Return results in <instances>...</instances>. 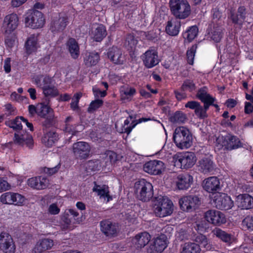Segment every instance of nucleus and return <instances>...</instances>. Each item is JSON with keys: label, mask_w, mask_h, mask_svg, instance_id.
Wrapping results in <instances>:
<instances>
[{"label": "nucleus", "mask_w": 253, "mask_h": 253, "mask_svg": "<svg viewBox=\"0 0 253 253\" xmlns=\"http://www.w3.org/2000/svg\"><path fill=\"white\" fill-rule=\"evenodd\" d=\"M173 203L167 197L158 196L154 201V212L157 216L165 217L172 213Z\"/></svg>", "instance_id": "nucleus-1"}, {"label": "nucleus", "mask_w": 253, "mask_h": 253, "mask_svg": "<svg viewBox=\"0 0 253 253\" xmlns=\"http://www.w3.org/2000/svg\"><path fill=\"white\" fill-rule=\"evenodd\" d=\"M134 188L137 198L142 201H149L153 196L152 184L144 179L135 182Z\"/></svg>", "instance_id": "nucleus-2"}, {"label": "nucleus", "mask_w": 253, "mask_h": 253, "mask_svg": "<svg viewBox=\"0 0 253 253\" xmlns=\"http://www.w3.org/2000/svg\"><path fill=\"white\" fill-rule=\"evenodd\" d=\"M62 220L64 223L63 228L72 229L74 224H80L83 220V216L73 209L66 210L62 217Z\"/></svg>", "instance_id": "nucleus-3"}, {"label": "nucleus", "mask_w": 253, "mask_h": 253, "mask_svg": "<svg viewBox=\"0 0 253 253\" xmlns=\"http://www.w3.org/2000/svg\"><path fill=\"white\" fill-rule=\"evenodd\" d=\"M216 142L219 148H224L227 150H232L243 146L239 139L235 136H219Z\"/></svg>", "instance_id": "nucleus-4"}, {"label": "nucleus", "mask_w": 253, "mask_h": 253, "mask_svg": "<svg viewBox=\"0 0 253 253\" xmlns=\"http://www.w3.org/2000/svg\"><path fill=\"white\" fill-rule=\"evenodd\" d=\"M179 205L181 210L190 212L197 209L201 205L199 198L195 195L183 196L179 200Z\"/></svg>", "instance_id": "nucleus-5"}, {"label": "nucleus", "mask_w": 253, "mask_h": 253, "mask_svg": "<svg viewBox=\"0 0 253 253\" xmlns=\"http://www.w3.org/2000/svg\"><path fill=\"white\" fill-rule=\"evenodd\" d=\"M26 25L33 29L42 27L45 22L42 13L38 10H33L27 13L25 18Z\"/></svg>", "instance_id": "nucleus-6"}, {"label": "nucleus", "mask_w": 253, "mask_h": 253, "mask_svg": "<svg viewBox=\"0 0 253 253\" xmlns=\"http://www.w3.org/2000/svg\"><path fill=\"white\" fill-rule=\"evenodd\" d=\"M211 204L216 209L221 210H227L231 209L233 201L231 198L224 193H217L214 194Z\"/></svg>", "instance_id": "nucleus-7"}, {"label": "nucleus", "mask_w": 253, "mask_h": 253, "mask_svg": "<svg viewBox=\"0 0 253 253\" xmlns=\"http://www.w3.org/2000/svg\"><path fill=\"white\" fill-rule=\"evenodd\" d=\"M196 160L195 155L193 152L178 153L176 154L175 166L176 165L181 168L188 169L194 166Z\"/></svg>", "instance_id": "nucleus-8"}, {"label": "nucleus", "mask_w": 253, "mask_h": 253, "mask_svg": "<svg viewBox=\"0 0 253 253\" xmlns=\"http://www.w3.org/2000/svg\"><path fill=\"white\" fill-rule=\"evenodd\" d=\"M91 150L90 145L84 141H79L72 145V152L76 159L85 160L89 157Z\"/></svg>", "instance_id": "nucleus-9"}, {"label": "nucleus", "mask_w": 253, "mask_h": 253, "mask_svg": "<svg viewBox=\"0 0 253 253\" xmlns=\"http://www.w3.org/2000/svg\"><path fill=\"white\" fill-rule=\"evenodd\" d=\"M38 115L45 118L42 122L45 127H49L53 124L54 120L53 111L47 104L41 103L38 105Z\"/></svg>", "instance_id": "nucleus-10"}, {"label": "nucleus", "mask_w": 253, "mask_h": 253, "mask_svg": "<svg viewBox=\"0 0 253 253\" xmlns=\"http://www.w3.org/2000/svg\"><path fill=\"white\" fill-rule=\"evenodd\" d=\"M204 217L206 221L214 225L220 226L226 222L224 214L221 211L215 210H210L205 213Z\"/></svg>", "instance_id": "nucleus-11"}, {"label": "nucleus", "mask_w": 253, "mask_h": 253, "mask_svg": "<svg viewBox=\"0 0 253 253\" xmlns=\"http://www.w3.org/2000/svg\"><path fill=\"white\" fill-rule=\"evenodd\" d=\"M167 246V237L165 235H162L151 241L147 248V253H161L165 249Z\"/></svg>", "instance_id": "nucleus-12"}, {"label": "nucleus", "mask_w": 253, "mask_h": 253, "mask_svg": "<svg viewBox=\"0 0 253 253\" xmlns=\"http://www.w3.org/2000/svg\"><path fill=\"white\" fill-rule=\"evenodd\" d=\"M191 13V7L187 0H175V17L185 19Z\"/></svg>", "instance_id": "nucleus-13"}, {"label": "nucleus", "mask_w": 253, "mask_h": 253, "mask_svg": "<svg viewBox=\"0 0 253 253\" xmlns=\"http://www.w3.org/2000/svg\"><path fill=\"white\" fill-rule=\"evenodd\" d=\"M141 58L143 64L147 68H151L157 65L159 62L158 52L153 47H150L147 50L141 55Z\"/></svg>", "instance_id": "nucleus-14"}, {"label": "nucleus", "mask_w": 253, "mask_h": 253, "mask_svg": "<svg viewBox=\"0 0 253 253\" xmlns=\"http://www.w3.org/2000/svg\"><path fill=\"white\" fill-rule=\"evenodd\" d=\"M0 250L3 253H14L15 245L11 236L7 233L0 234Z\"/></svg>", "instance_id": "nucleus-15"}, {"label": "nucleus", "mask_w": 253, "mask_h": 253, "mask_svg": "<svg viewBox=\"0 0 253 253\" xmlns=\"http://www.w3.org/2000/svg\"><path fill=\"white\" fill-rule=\"evenodd\" d=\"M0 200L4 204L21 206L25 202V198L19 193L6 192L1 195Z\"/></svg>", "instance_id": "nucleus-16"}, {"label": "nucleus", "mask_w": 253, "mask_h": 253, "mask_svg": "<svg viewBox=\"0 0 253 253\" xmlns=\"http://www.w3.org/2000/svg\"><path fill=\"white\" fill-rule=\"evenodd\" d=\"M211 105L204 104L202 106L200 103L196 101H188L185 104V107L194 110L196 116L200 119H204L208 117L207 113Z\"/></svg>", "instance_id": "nucleus-17"}, {"label": "nucleus", "mask_w": 253, "mask_h": 253, "mask_svg": "<svg viewBox=\"0 0 253 253\" xmlns=\"http://www.w3.org/2000/svg\"><path fill=\"white\" fill-rule=\"evenodd\" d=\"M68 23L67 16L60 14L58 17H54L52 20L50 30L54 34L61 33L65 29Z\"/></svg>", "instance_id": "nucleus-18"}, {"label": "nucleus", "mask_w": 253, "mask_h": 253, "mask_svg": "<svg viewBox=\"0 0 253 253\" xmlns=\"http://www.w3.org/2000/svg\"><path fill=\"white\" fill-rule=\"evenodd\" d=\"M13 143L22 146L26 145L30 149H32L33 146L32 136L24 130L17 131L14 133Z\"/></svg>", "instance_id": "nucleus-19"}, {"label": "nucleus", "mask_w": 253, "mask_h": 253, "mask_svg": "<svg viewBox=\"0 0 253 253\" xmlns=\"http://www.w3.org/2000/svg\"><path fill=\"white\" fill-rule=\"evenodd\" d=\"M101 232L106 236L112 237L117 235L118 226L109 219H105L100 222Z\"/></svg>", "instance_id": "nucleus-20"}, {"label": "nucleus", "mask_w": 253, "mask_h": 253, "mask_svg": "<svg viewBox=\"0 0 253 253\" xmlns=\"http://www.w3.org/2000/svg\"><path fill=\"white\" fill-rule=\"evenodd\" d=\"M164 169V163L158 160L150 161L143 166L144 170L151 174L158 175L161 173Z\"/></svg>", "instance_id": "nucleus-21"}, {"label": "nucleus", "mask_w": 253, "mask_h": 253, "mask_svg": "<svg viewBox=\"0 0 253 253\" xmlns=\"http://www.w3.org/2000/svg\"><path fill=\"white\" fill-rule=\"evenodd\" d=\"M107 55L109 59L115 64H123L125 60L122 50L116 46L109 48Z\"/></svg>", "instance_id": "nucleus-22"}, {"label": "nucleus", "mask_w": 253, "mask_h": 253, "mask_svg": "<svg viewBox=\"0 0 253 253\" xmlns=\"http://www.w3.org/2000/svg\"><path fill=\"white\" fill-rule=\"evenodd\" d=\"M203 187L206 191L213 193L220 189V183L217 177L211 176L203 181Z\"/></svg>", "instance_id": "nucleus-23"}, {"label": "nucleus", "mask_w": 253, "mask_h": 253, "mask_svg": "<svg viewBox=\"0 0 253 253\" xmlns=\"http://www.w3.org/2000/svg\"><path fill=\"white\" fill-rule=\"evenodd\" d=\"M28 184L34 189L41 190L46 188L49 184V181L46 178L40 176L29 179Z\"/></svg>", "instance_id": "nucleus-24"}, {"label": "nucleus", "mask_w": 253, "mask_h": 253, "mask_svg": "<svg viewBox=\"0 0 253 253\" xmlns=\"http://www.w3.org/2000/svg\"><path fill=\"white\" fill-rule=\"evenodd\" d=\"M193 182V177L187 173H182L177 177L176 186L179 190L189 188Z\"/></svg>", "instance_id": "nucleus-25"}, {"label": "nucleus", "mask_w": 253, "mask_h": 253, "mask_svg": "<svg viewBox=\"0 0 253 253\" xmlns=\"http://www.w3.org/2000/svg\"><path fill=\"white\" fill-rule=\"evenodd\" d=\"M18 17L16 14L12 13L7 15L4 19L3 23L5 32L10 33L14 31L18 25Z\"/></svg>", "instance_id": "nucleus-26"}, {"label": "nucleus", "mask_w": 253, "mask_h": 253, "mask_svg": "<svg viewBox=\"0 0 253 253\" xmlns=\"http://www.w3.org/2000/svg\"><path fill=\"white\" fill-rule=\"evenodd\" d=\"M236 204L241 209L253 208V198L248 194H241L236 198Z\"/></svg>", "instance_id": "nucleus-27"}, {"label": "nucleus", "mask_w": 253, "mask_h": 253, "mask_svg": "<svg viewBox=\"0 0 253 253\" xmlns=\"http://www.w3.org/2000/svg\"><path fill=\"white\" fill-rule=\"evenodd\" d=\"M199 170L204 173L211 172L214 169L212 161L209 157L204 158L198 162Z\"/></svg>", "instance_id": "nucleus-28"}, {"label": "nucleus", "mask_w": 253, "mask_h": 253, "mask_svg": "<svg viewBox=\"0 0 253 253\" xmlns=\"http://www.w3.org/2000/svg\"><path fill=\"white\" fill-rule=\"evenodd\" d=\"M53 246V241L51 239L45 238L40 240L34 249V253H42L51 249Z\"/></svg>", "instance_id": "nucleus-29"}, {"label": "nucleus", "mask_w": 253, "mask_h": 253, "mask_svg": "<svg viewBox=\"0 0 253 253\" xmlns=\"http://www.w3.org/2000/svg\"><path fill=\"white\" fill-rule=\"evenodd\" d=\"M196 97L204 104L212 105L214 101V98L208 93L207 87L204 86L200 88L197 94Z\"/></svg>", "instance_id": "nucleus-30"}, {"label": "nucleus", "mask_w": 253, "mask_h": 253, "mask_svg": "<svg viewBox=\"0 0 253 253\" xmlns=\"http://www.w3.org/2000/svg\"><path fill=\"white\" fill-rule=\"evenodd\" d=\"M150 240V235L147 232H143L136 235L133 239V243L137 248L145 247Z\"/></svg>", "instance_id": "nucleus-31"}, {"label": "nucleus", "mask_w": 253, "mask_h": 253, "mask_svg": "<svg viewBox=\"0 0 253 253\" xmlns=\"http://www.w3.org/2000/svg\"><path fill=\"white\" fill-rule=\"evenodd\" d=\"M121 99L130 101L133 96L136 94V89L128 85H123L120 87Z\"/></svg>", "instance_id": "nucleus-32"}, {"label": "nucleus", "mask_w": 253, "mask_h": 253, "mask_svg": "<svg viewBox=\"0 0 253 253\" xmlns=\"http://www.w3.org/2000/svg\"><path fill=\"white\" fill-rule=\"evenodd\" d=\"M246 14L245 8L244 6H240L236 13H231L230 18L233 23L241 25L245 19Z\"/></svg>", "instance_id": "nucleus-33"}, {"label": "nucleus", "mask_w": 253, "mask_h": 253, "mask_svg": "<svg viewBox=\"0 0 253 253\" xmlns=\"http://www.w3.org/2000/svg\"><path fill=\"white\" fill-rule=\"evenodd\" d=\"M37 41V37L35 35H31L27 39L25 44L27 53L30 54L37 50L38 48Z\"/></svg>", "instance_id": "nucleus-34"}, {"label": "nucleus", "mask_w": 253, "mask_h": 253, "mask_svg": "<svg viewBox=\"0 0 253 253\" xmlns=\"http://www.w3.org/2000/svg\"><path fill=\"white\" fill-rule=\"evenodd\" d=\"M67 44L72 57L77 59L80 55V48L77 42L74 39L71 38L68 40Z\"/></svg>", "instance_id": "nucleus-35"}, {"label": "nucleus", "mask_w": 253, "mask_h": 253, "mask_svg": "<svg viewBox=\"0 0 253 253\" xmlns=\"http://www.w3.org/2000/svg\"><path fill=\"white\" fill-rule=\"evenodd\" d=\"M176 146L180 149H187L189 148L192 144V134L188 135L179 139H176L175 141Z\"/></svg>", "instance_id": "nucleus-36"}, {"label": "nucleus", "mask_w": 253, "mask_h": 253, "mask_svg": "<svg viewBox=\"0 0 253 253\" xmlns=\"http://www.w3.org/2000/svg\"><path fill=\"white\" fill-rule=\"evenodd\" d=\"M73 118L71 116H69L65 120V126L63 128L64 131L72 134V135H76L78 131L76 130V125L73 123Z\"/></svg>", "instance_id": "nucleus-37"}, {"label": "nucleus", "mask_w": 253, "mask_h": 253, "mask_svg": "<svg viewBox=\"0 0 253 253\" xmlns=\"http://www.w3.org/2000/svg\"><path fill=\"white\" fill-rule=\"evenodd\" d=\"M196 244L201 247L207 250L211 249V245L210 244L208 239L205 235L200 234L196 235L193 239Z\"/></svg>", "instance_id": "nucleus-38"}, {"label": "nucleus", "mask_w": 253, "mask_h": 253, "mask_svg": "<svg viewBox=\"0 0 253 253\" xmlns=\"http://www.w3.org/2000/svg\"><path fill=\"white\" fill-rule=\"evenodd\" d=\"M34 82L36 85L42 89L52 83V79L47 76L38 75L34 78Z\"/></svg>", "instance_id": "nucleus-39"}, {"label": "nucleus", "mask_w": 253, "mask_h": 253, "mask_svg": "<svg viewBox=\"0 0 253 253\" xmlns=\"http://www.w3.org/2000/svg\"><path fill=\"white\" fill-rule=\"evenodd\" d=\"M93 191L97 192V194L100 196V198H103L104 199L107 198V202H109V200L112 199L109 195L108 187L106 185H97L95 183Z\"/></svg>", "instance_id": "nucleus-40"}, {"label": "nucleus", "mask_w": 253, "mask_h": 253, "mask_svg": "<svg viewBox=\"0 0 253 253\" xmlns=\"http://www.w3.org/2000/svg\"><path fill=\"white\" fill-rule=\"evenodd\" d=\"M99 59V55L97 52H89L84 58V63L88 67L94 66L98 62Z\"/></svg>", "instance_id": "nucleus-41"}, {"label": "nucleus", "mask_w": 253, "mask_h": 253, "mask_svg": "<svg viewBox=\"0 0 253 253\" xmlns=\"http://www.w3.org/2000/svg\"><path fill=\"white\" fill-rule=\"evenodd\" d=\"M201 249L195 243H186L182 246L181 253H200Z\"/></svg>", "instance_id": "nucleus-42"}, {"label": "nucleus", "mask_w": 253, "mask_h": 253, "mask_svg": "<svg viewBox=\"0 0 253 253\" xmlns=\"http://www.w3.org/2000/svg\"><path fill=\"white\" fill-rule=\"evenodd\" d=\"M24 117H17L13 120H9L5 122L6 126L12 128L14 130L17 131H22V125L21 122H23Z\"/></svg>", "instance_id": "nucleus-43"}, {"label": "nucleus", "mask_w": 253, "mask_h": 253, "mask_svg": "<svg viewBox=\"0 0 253 253\" xmlns=\"http://www.w3.org/2000/svg\"><path fill=\"white\" fill-rule=\"evenodd\" d=\"M92 33L93 39L96 42H100L107 35L106 29L103 25H98Z\"/></svg>", "instance_id": "nucleus-44"}, {"label": "nucleus", "mask_w": 253, "mask_h": 253, "mask_svg": "<svg viewBox=\"0 0 253 253\" xmlns=\"http://www.w3.org/2000/svg\"><path fill=\"white\" fill-rule=\"evenodd\" d=\"M58 140V134L54 132H47L42 138V142L47 147L52 146Z\"/></svg>", "instance_id": "nucleus-45"}, {"label": "nucleus", "mask_w": 253, "mask_h": 253, "mask_svg": "<svg viewBox=\"0 0 253 253\" xmlns=\"http://www.w3.org/2000/svg\"><path fill=\"white\" fill-rule=\"evenodd\" d=\"M213 235L226 243H230L231 240V235L218 228H215L212 231Z\"/></svg>", "instance_id": "nucleus-46"}, {"label": "nucleus", "mask_w": 253, "mask_h": 253, "mask_svg": "<svg viewBox=\"0 0 253 253\" xmlns=\"http://www.w3.org/2000/svg\"><path fill=\"white\" fill-rule=\"evenodd\" d=\"M198 33V27L196 26H193L184 34V37L190 42L197 37Z\"/></svg>", "instance_id": "nucleus-47"}, {"label": "nucleus", "mask_w": 253, "mask_h": 253, "mask_svg": "<svg viewBox=\"0 0 253 253\" xmlns=\"http://www.w3.org/2000/svg\"><path fill=\"white\" fill-rule=\"evenodd\" d=\"M188 129L184 126H180L175 129V141L176 139L183 138L188 135H191Z\"/></svg>", "instance_id": "nucleus-48"}, {"label": "nucleus", "mask_w": 253, "mask_h": 253, "mask_svg": "<svg viewBox=\"0 0 253 253\" xmlns=\"http://www.w3.org/2000/svg\"><path fill=\"white\" fill-rule=\"evenodd\" d=\"M42 90L44 94L46 96H55L58 95V93L57 88L52 84V83L47 86H44Z\"/></svg>", "instance_id": "nucleus-49"}, {"label": "nucleus", "mask_w": 253, "mask_h": 253, "mask_svg": "<svg viewBox=\"0 0 253 253\" xmlns=\"http://www.w3.org/2000/svg\"><path fill=\"white\" fill-rule=\"evenodd\" d=\"M99 166L98 161H89L85 164V169L87 173H91V172L99 169Z\"/></svg>", "instance_id": "nucleus-50"}, {"label": "nucleus", "mask_w": 253, "mask_h": 253, "mask_svg": "<svg viewBox=\"0 0 253 253\" xmlns=\"http://www.w3.org/2000/svg\"><path fill=\"white\" fill-rule=\"evenodd\" d=\"M197 48V46L196 45H193L187 51V62L190 65L193 64Z\"/></svg>", "instance_id": "nucleus-51"}, {"label": "nucleus", "mask_w": 253, "mask_h": 253, "mask_svg": "<svg viewBox=\"0 0 253 253\" xmlns=\"http://www.w3.org/2000/svg\"><path fill=\"white\" fill-rule=\"evenodd\" d=\"M102 105H103V101L102 100L96 99L94 101H92L90 103V104L87 109V111H88V112H89L90 113H93L97 109H98L101 106H102Z\"/></svg>", "instance_id": "nucleus-52"}, {"label": "nucleus", "mask_w": 253, "mask_h": 253, "mask_svg": "<svg viewBox=\"0 0 253 253\" xmlns=\"http://www.w3.org/2000/svg\"><path fill=\"white\" fill-rule=\"evenodd\" d=\"M137 43V41L135 39L133 35H127L126 40L125 44L131 49H133Z\"/></svg>", "instance_id": "nucleus-53"}, {"label": "nucleus", "mask_w": 253, "mask_h": 253, "mask_svg": "<svg viewBox=\"0 0 253 253\" xmlns=\"http://www.w3.org/2000/svg\"><path fill=\"white\" fill-rule=\"evenodd\" d=\"M187 120L186 115L181 111L175 112V123L183 124Z\"/></svg>", "instance_id": "nucleus-54"}, {"label": "nucleus", "mask_w": 253, "mask_h": 253, "mask_svg": "<svg viewBox=\"0 0 253 253\" xmlns=\"http://www.w3.org/2000/svg\"><path fill=\"white\" fill-rule=\"evenodd\" d=\"M242 225L247 229L253 230V216H246L242 221Z\"/></svg>", "instance_id": "nucleus-55"}, {"label": "nucleus", "mask_w": 253, "mask_h": 253, "mask_svg": "<svg viewBox=\"0 0 253 253\" xmlns=\"http://www.w3.org/2000/svg\"><path fill=\"white\" fill-rule=\"evenodd\" d=\"M222 37V30L218 28L212 33L211 38L216 42H219Z\"/></svg>", "instance_id": "nucleus-56"}, {"label": "nucleus", "mask_w": 253, "mask_h": 253, "mask_svg": "<svg viewBox=\"0 0 253 253\" xmlns=\"http://www.w3.org/2000/svg\"><path fill=\"white\" fill-rule=\"evenodd\" d=\"M16 43V37L14 34L7 36L5 39V43L9 47H12Z\"/></svg>", "instance_id": "nucleus-57"}, {"label": "nucleus", "mask_w": 253, "mask_h": 253, "mask_svg": "<svg viewBox=\"0 0 253 253\" xmlns=\"http://www.w3.org/2000/svg\"><path fill=\"white\" fill-rule=\"evenodd\" d=\"M194 228L198 232H204L206 229L207 223L204 220L198 221L196 222V226H194Z\"/></svg>", "instance_id": "nucleus-58"}, {"label": "nucleus", "mask_w": 253, "mask_h": 253, "mask_svg": "<svg viewBox=\"0 0 253 253\" xmlns=\"http://www.w3.org/2000/svg\"><path fill=\"white\" fill-rule=\"evenodd\" d=\"M184 89L192 91L195 89L196 86L193 82L190 80H186L182 85Z\"/></svg>", "instance_id": "nucleus-59"}, {"label": "nucleus", "mask_w": 253, "mask_h": 253, "mask_svg": "<svg viewBox=\"0 0 253 253\" xmlns=\"http://www.w3.org/2000/svg\"><path fill=\"white\" fill-rule=\"evenodd\" d=\"M129 120L128 119H126L125 121L124 122V131L125 132L129 134L131 131L132 129L136 125L137 123H134V122H132L131 124V126H128V124H129Z\"/></svg>", "instance_id": "nucleus-60"}, {"label": "nucleus", "mask_w": 253, "mask_h": 253, "mask_svg": "<svg viewBox=\"0 0 253 253\" xmlns=\"http://www.w3.org/2000/svg\"><path fill=\"white\" fill-rule=\"evenodd\" d=\"M60 164H58L56 166L51 168H44L43 169L44 172L45 173L51 175L54 173H55L56 172L58 171L60 168Z\"/></svg>", "instance_id": "nucleus-61"}, {"label": "nucleus", "mask_w": 253, "mask_h": 253, "mask_svg": "<svg viewBox=\"0 0 253 253\" xmlns=\"http://www.w3.org/2000/svg\"><path fill=\"white\" fill-rule=\"evenodd\" d=\"M166 32L170 36H174V27L171 20L168 22L167 25L166 27Z\"/></svg>", "instance_id": "nucleus-62"}, {"label": "nucleus", "mask_w": 253, "mask_h": 253, "mask_svg": "<svg viewBox=\"0 0 253 253\" xmlns=\"http://www.w3.org/2000/svg\"><path fill=\"white\" fill-rule=\"evenodd\" d=\"M107 156L112 163H114L119 160V156L113 151H109L107 153Z\"/></svg>", "instance_id": "nucleus-63"}, {"label": "nucleus", "mask_w": 253, "mask_h": 253, "mask_svg": "<svg viewBox=\"0 0 253 253\" xmlns=\"http://www.w3.org/2000/svg\"><path fill=\"white\" fill-rule=\"evenodd\" d=\"M93 94L96 97H98L99 96L101 97H104L106 95V91H101L99 88L94 86L92 88Z\"/></svg>", "instance_id": "nucleus-64"}]
</instances>
